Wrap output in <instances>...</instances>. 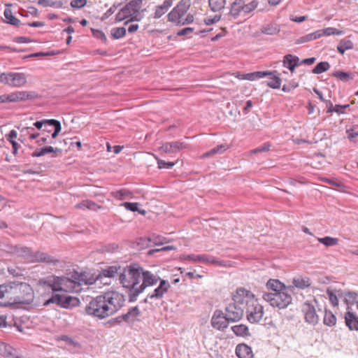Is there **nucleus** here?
Instances as JSON below:
<instances>
[{"mask_svg": "<svg viewBox=\"0 0 358 358\" xmlns=\"http://www.w3.org/2000/svg\"><path fill=\"white\" fill-rule=\"evenodd\" d=\"M315 57H310V58L303 59L301 62H300V64H306V65H311L315 62Z\"/></svg>", "mask_w": 358, "mask_h": 358, "instance_id": "nucleus-63", "label": "nucleus"}, {"mask_svg": "<svg viewBox=\"0 0 358 358\" xmlns=\"http://www.w3.org/2000/svg\"><path fill=\"white\" fill-rule=\"evenodd\" d=\"M264 308L255 299L246 308L247 319L250 323L259 322L264 315Z\"/></svg>", "mask_w": 358, "mask_h": 358, "instance_id": "nucleus-11", "label": "nucleus"}, {"mask_svg": "<svg viewBox=\"0 0 358 358\" xmlns=\"http://www.w3.org/2000/svg\"><path fill=\"white\" fill-rule=\"evenodd\" d=\"M269 149H270V145L265 144L263 146L259 147L257 148H255V149L251 150V153H257V152H266V151L269 150Z\"/></svg>", "mask_w": 358, "mask_h": 358, "instance_id": "nucleus-60", "label": "nucleus"}, {"mask_svg": "<svg viewBox=\"0 0 358 358\" xmlns=\"http://www.w3.org/2000/svg\"><path fill=\"white\" fill-rule=\"evenodd\" d=\"M33 299V289L27 282L13 281L0 285V306L30 304Z\"/></svg>", "mask_w": 358, "mask_h": 358, "instance_id": "nucleus-4", "label": "nucleus"}, {"mask_svg": "<svg viewBox=\"0 0 358 358\" xmlns=\"http://www.w3.org/2000/svg\"><path fill=\"white\" fill-rule=\"evenodd\" d=\"M119 280L124 287L129 289L130 301H136L137 296L147 287L155 285L159 281L158 287L147 296V299H160L170 288L167 280H162L157 274L137 265L124 268L120 274Z\"/></svg>", "mask_w": 358, "mask_h": 358, "instance_id": "nucleus-1", "label": "nucleus"}, {"mask_svg": "<svg viewBox=\"0 0 358 358\" xmlns=\"http://www.w3.org/2000/svg\"><path fill=\"white\" fill-rule=\"evenodd\" d=\"M353 47L354 45L352 41L350 40L343 39L338 43L337 50L341 54L343 55L346 50H351Z\"/></svg>", "mask_w": 358, "mask_h": 358, "instance_id": "nucleus-32", "label": "nucleus"}, {"mask_svg": "<svg viewBox=\"0 0 358 358\" xmlns=\"http://www.w3.org/2000/svg\"><path fill=\"white\" fill-rule=\"evenodd\" d=\"M344 301L348 305L357 302L358 294L355 292H346L343 293Z\"/></svg>", "mask_w": 358, "mask_h": 358, "instance_id": "nucleus-39", "label": "nucleus"}, {"mask_svg": "<svg viewBox=\"0 0 358 358\" xmlns=\"http://www.w3.org/2000/svg\"><path fill=\"white\" fill-rule=\"evenodd\" d=\"M194 29L193 27H186L181 30H180L178 33V36H187L192 34L194 31Z\"/></svg>", "mask_w": 358, "mask_h": 358, "instance_id": "nucleus-58", "label": "nucleus"}, {"mask_svg": "<svg viewBox=\"0 0 358 358\" xmlns=\"http://www.w3.org/2000/svg\"><path fill=\"white\" fill-rule=\"evenodd\" d=\"M330 68V64L327 62H319L313 69L312 72L315 74H320L327 71Z\"/></svg>", "mask_w": 358, "mask_h": 358, "instance_id": "nucleus-42", "label": "nucleus"}, {"mask_svg": "<svg viewBox=\"0 0 358 358\" xmlns=\"http://www.w3.org/2000/svg\"><path fill=\"white\" fill-rule=\"evenodd\" d=\"M231 299L232 301L242 306L243 308L245 309V306L248 307L255 300V296L250 290L243 287H238L232 293Z\"/></svg>", "mask_w": 358, "mask_h": 358, "instance_id": "nucleus-9", "label": "nucleus"}, {"mask_svg": "<svg viewBox=\"0 0 358 358\" xmlns=\"http://www.w3.org/2000/svg\"><path fill=\"white\" fill-rule=\"evenodd\" d=\"M138 24H131L128 27V31L130 34H133V33L136 32L138 30Z\"/></svg>", "mask_w": 358, "mask_h": 358, "instance_id": "nucleus-64", "label": "nucleus"}, {"mask_svg": "<svg viewBox=\"0 0 358 358\" xmlns=\"http://www.w3.org/2000/svg\"><path fill=\"white\" fill-rule=\"evenodd\" d=\"M243 2L242 1H235L231 5L230 15L236 17L243 12Z\"/></svg>", "mask_w": 358, "mask_h": 358, "instance_id": "nucleus-33", "label": "nucleus"}, {"mask_svg": "<svg viewBox=\"0 0 358 358\" xmlns=\"http://www.w3.org/2000/svg\"><path fill=\"white\" fill-rule=\"evenodd\" d=\"M111 195L118 200L131 199L134 197L133 193L126 189L112 192Z\"/></svg>", "mask_w": 358, "mask_h": 358, "instance_id": "nucleus-27", "label": "nucleus"}, {"mask_svg": "<svg viewBox=\"0 0 358 358\" xmlns=\"http://www.w3.org/2000/svg\"><path fill=\"white\" fill-rule=\"evenodd\" d=\"M140 315V310L137 306L131 308L125 314L121 315V318L127 322H133Z\"/></svg>", "mask_w": 358, "mask_h": 358, "instance_id": "nucleus-26", "label": "nucleus"}, {"mask_svg": "<svg viewBox=\"0 0 358 358\" xmlns=\"http://www.w3.org/2000/svg\"><path fill=\"white\" fill-rule=\"evenodd\" d=\"M273 72L275 73L272 75L273 77L271 78V80L266 85L272 89H279L281 85V79L279 76H276L277 71H274ZM270 76H271V75Z\"/></svg>", "mask_w": 358, "mask_h": 358, "instance_id": "nucleus-37", "label": "nucleus"}, {"mask_svg": "<svg viewBox=\"0 0 358 358\" xmlns=\"http://www.w3.org/2000/svg\"><path fill=\"white\" fill-rule=\"evenodd\" d=\"M323 323L328 327H334L336 324V317L331 311L325 310Z\"/></svg>", "mask_w": 358, "mask_h": 358, "instance_id": "nucleus-31", "label": "nucleus"}, {"mask_svg": "<svg viewBox=\"0 0 358 358\" xmlns=\"http://www.w3.org/2000/svg\"><path fill=\"white\" fill-rule=\"evenodd\" d=\"M78 302V299L76 297L56 294L52 295L48 300H47L44 303V305L55 303L62 308H67L71 306H74Z\"/></svg>", "mask_w": 358, "mask_h": 358, "instance_id": "nucleus-13", "label": "nucleus"}, {"mask_svg": "<svg viewBox=\"0 0 358 358\" xmlns=\"http://www.w3.org/2000/svg\"><path fill=\"white\" fill-rule=\"evenodd\" d=\"M227 0H208L210 9L213 12H219L224 8Z\"/></svg>", "mask_w": 358, "mask_h": 358, "instance_id": "nucleus-30", "label": "nucleus"}, {"mask_svg": "<svg viewBox=\"0 0 358 358\" xmlns=\"http://www.w3.org/2000/svg\"><path fill=\"white\" fill-rule=\"evenodd\" d=\"M302 312L304 315L305 321L310 324L315 325L318 323L319 317L316 313L315 307L308 302L303 303Z\"/></svg>", "mask_w": 358, "mask_h": 358, "instance_id": "nucleus-16", "label": "nucleus"}, {"mask_svg": "<svg viewBox=\"0 0 358 358\" xmlns=\"http://www.w3.org/2000/svg\"><path fill=\"white\" fill-rule=\"evenodd\" d=\"M187 145L180 141L169 142L164 143L159 150L165 153H176L180 150L187 148Z\"/></svg>", "mask_w": 358, "mask_h": 358, "instance_id": "nucleus-17", "label": "nucleus"}, {"mask_svg": "<svg viewBox=\"0 0 358 358\" xmlns=\"http://www.w3.org/2000/svg\"><path fill=\"white\" fill-rule=\"evenodd\" d=\"M159 169H171L176 162H166L165 161L157 159Z\"/></svg>", "mask_w": 358, "mask_h": 358, "instance_id": "nucleus-51", "label": "nucleus"}, {"mask_svg": "<svg viewBox=\"0 0 358 358\" xmlns=\"http://www.w3.org/2000/svg\"><path fill=\"white\" fill-rule=\"evenodd\" d=\"M138 205H139L138 203H130V202H124L121 204V206H124L128 210H130L131 212L138 211L139 213H141L142 215H145V210H139L138 208Z\"/></svg>", "mask_w": 358, "mask_h": 358, "instance_id": "nucleus-43", "label": "nucleus"}, {"mask_svg": "<svg viewBox=\"0 0 358 358\" xmlns=\"http://www.w3.org/2000/svg\"><path fill=\"white\" fill-rule=\"evenodd\" d=\"M327 294L329 296V299L331 303L334 306H338V300L336 295L334 293V292L332 290H331L330 289H327Z\"/></svg>", "mask_w": 358, "mask_h": 358, "instance_id": "nucleus-50", "label": "nucleus"}, {"mask_svg": "<svg viewBox=\"0 0 358 358\" xmlns=\"http://www.w3.org/2000/svg\"><path fill=\"white\" fill-rule=\"evenodd\" d=\"M283 66L287 68L292 73L295 70V68L300 64L299 58L293 55H286L282 60Z\"/></svg>", "mask_w": 358, "mask_h": 358, "instance_id": "nucleus-22", "label": "nucleus"}, {"mask_svg": "<svg viewBox=\"0 0 358 358\" xmlns=\"http://www.w3.org/2000/svg\"><path fill=\"white\" fill-rule=\"evenodd\" d=\"M184 259L193 262H199L217 265L220 267H227L230 265L229 262L218 260L214 257L208 255H185Z\"/></svg>", "mask_w": 358, "mask_h": 358, "instance_id": "nucleus-12", "label": "nucleus"}, {"mask_svg": "<svg viewBox=\"0 0 358 358\" xmlns=\"http://www.w3.org/2000/svg\"><path fill=\"white\" fill-rule=\"evenodd\" d=\"M118 268L117 266H108L103 269L96 276H94L87 273L90 276L92 277L94 281L91 284L95 283L97 280H101L103 278H113L117 273Z\"/></svg>", "mask_w": 358, "mask_h": 358, "instance_id": "nucleus-21", "label": "nucleus"}, {"mask_svg": "<svg viewBox=\"0 0 358 358\" xmlns=\"http://www.w3.org/2000/svg\"><path fill=\"white\" fill-rule=\"evenodd\" d=\"M228 147L226 145L222 144L216 146L210 150L203 154V157H208L217 154H222L227 150Z\"/></svg>", "mask_w": 358, "mask_h": 358, "instance_id": "nucleus-35", "label": "nucleus"}, {"mask_svg": "<svg viewBox=\"0 0 358 358\" xmlns=\"http://www.w3.org/2000/svg\"><path fill=\"white\" fill-rule=\"evenodd\" d=\"M123 294L110 291L93 298L85 307L87 315L102 320L118 312L124 306Z\"/></svg>", "mask_w": 358, "mask_h": 358, "instance_id": "nucleus-3", "label": "nucleus"}, {"mask_svg": "<svg viewBox=\"0 0 358 358\" xmlns=\"http://www.w3.org/2000/svg\"><path fill=\"white\" fill-rule=\"evenodd\" d=\"M94 281L86 272L73 271L66 276L49 275L40 280L39 282L45 289L52 292H64L78 293L83 290V285H90Z\"/></svg>", "mask_w": 358, "mask_h": 358, "instance_id": "nucleus-2", "label": "nucleus"}, {"mask_svg": "<svg viewBox=\"0 0 358 358\" xmlns=\"http://www.w3.org/2000/svg\"><path fill=\"white\" fill-rule=\"evenodd\" d=\"M229 322L227 315L222 310H216L214 311L210 320V324L214 329L223 331L228 327Z\"/></svg>", "mask_w": 358, "mask_h": 358, "instance_id": "nucleus-15", "label": "nucleus"}, {"mask_svg": "<svg viewBox=\"0 0 358 358\" xmlns=\"http://www.w3.org/2000/svg\"><path fill=\"white\" fill-rule=\"evenodd\" d=\"M231 330L238 336H247L250 335L249 329L245 324H238L231 327Z\"/></svg>", "mask_w": 358, "mask_h": 358, "instance_id": "nucleus-34", "label": "nucleus"}, {"mask_svg": "<svg viewBox=\"0 0 358 358\" xmlns=\"http://www.w3.org/2000/svg\"><path fill=\"white\" fill-rule=\"evenodd\" d=\"M326 105H327V113L336 112L338 114L344 113L343 110H338V109H337V108H336V106L334 107L333 103L330 101H327Z\"/></svg>", "mask_w": 358, "mask_h": 358, "instance_id": "nucleus-54", "label": "nucleus"}, {"mask_svg": "<svg viewBox=\"0 0 358 358\" xmlns=\"http://www.w3.org/2000/svg\"><path fill=\"white\" fill-rule=\"evenodd\" d=\"M144 1L145 0H129L117 13L116 21L122 22L128 20L125 24L130 21H140L144 16V10L141 9Z\"/></svg>", "mask_w": 358, "mask_h": 358, "instance_id": "nucleus-5", "label": "nucleus"}, {"mask_svg": "<svg viewBox=\"0 0 358 358\" xmlns=\"http://www.w3.org/2000/svg\"><path fill=\"white\" fill-rule=\"evenodd\" d=\"M190 6V0H180L168 14V20L176 23L187 13Z\"/></svg>", "mask_w": 358, "mask_h": 358, "instance_id": "nucleus-10", "label": "nucleus"}, {"mask_svg": "<svg viewBox=\"0 0 358 358\" xmlns=\"http://www.w3.org/2000/svg\"><path fill=\"white\" fill-rule=\"evenodd\" d=\"M12 252L30 262H44L50 265H56L59 262L57 259L45 252H33L30 248L25 246H14Z\"/></svg>", "mask_w": 358, "mask_h": 358, "instance_id": "nucleus-6", "label": "nucleus"}, {"mask_svg": "<svg viewBox=\"0 0 358 358\" xmlns=\"http://www.w3.org/2000/svg\"><path fill=\"white\" fill-rule=\"evenodd\" d=\"M224 313L227 315V319L231 322H236L242 319L244 315V309L242 306L236 304L232 301L227 304L224 308Z\"/></svg>", "mask_w": 358, "mask_h": 358, "instance_id": "nucleus-14", "label": "nucleus"}, {"mask_svg": "<svg viewBox=\"0 0 358 358\" xmlns=\"http://www.w3.org/2000/svg\"><path fill=\"white\" fill-rule=\"evenodd\" d=\"M346 133L348 134V138L350 140H352L355 137L358 136V126H354L352 128L347 129Z\"/></svg>", "mask_w": 358, "mask_h": 358, "instance_id": "nucleus-52", "label": "nucleus"}, {"mask_svg": "<svg viewBox=\"0 0 358 358\" xmlns=\"http://www.w3.org/2000/svg\"><path fill=\"white\" fill-rule=\"evenodd\" d=\"M47 122L48 123V126L54 127L55 131L52 134V137L53 138H55L58 136L62 129L60 122L57 120L51 119L50 121H48Z\"/></svg>", "mask_w": 358, "mask_h": 358, "instance_id": "nucleus-45", "label": "nucleus"}, {"mask_svg": "<svg viewBox=\"0 0 358 358\" xmlns=\"http://www.w3.org/2000/svg\"><path fill=\"white\" fill-rule=\"evenodd\" d=\"M319 33L321 34V37L323 36H331V35H342L343 31L338 30L334 27H327L322 29H319Z\"/></svg>", "mask_w": 358, "mask_h": 358, "instance_id": "nucleus-41", "label": "nucleus"}, {"mask_svg": "<svg viewBox=\"0 0 358 358\" xmlns=\"http://www.w3.org/2000/svg\"><path fill=\"white\" fill-rule=\"evenodd\" d=\"M95 206V203L94 202L90 201H84L76 206V208H92V206Z\"/></svg>", "mask_w": 358, "mask_h": 358, "instance_id": "nucleus-55", "label": "nucleus"}, {"mask_svg": "<svg viewBox=\"0 0 358 358\" xmlns=\"http://www.w3.org/2000/svg\"><path fill=\"white\" fill-rule=\"evenodd\" d=\"M48 121H50V120H41V121H36V122L34 123V126L37 128L38 129H40L43 127V126L45 127V129L44 130L45 131H48V129L46 128L48 126V123L47 122Z\"/></svg>", "mask_w": 358, "mask_h": 358, "instance_id": "nucleus-57", "label": "nucleus"}, {"mask_svg": "<svg viewBox=\"0 0 358 358\" xmlns=\"http://www.w3.org/2000/svg\"><path fill=\"white\" fill-rule=\"evenodd\" d=\"M292 283L299 289H305L310 285V280L308 277L298 276L293 279Z\"/></svg>", "mask_w": 358, "mask_h": 358, "instance_id": "nucleus-28", "label": "nucleus"}, {"mask_svg": "<svg viewBox=\"0 0 358 358\" xmlns=\"http://www.w3.org/2000/svg\"><path fill=\"white\" fill-rule=\"evenodd\" d=\"M236 354L239 358H252V349L246 344H239L236 348Z\"/></svg>", "mask_w": 358, "mask_h": 358, "instance_id": "nucleus-25", "label": "nucleus"}, {"mask_svg": "<svg viewBox=\"0 0 358 358\" xmlns=\"http://www.w3.org/2000/svg\"><path fill=\"white\" fill-rule=\"evenodd\" d=\"M257 6V3L255 1H252V2L245 4L243 2V13H249L251 11L254 10Z\"/></svg>", "mask_w": 358, "mask_h": 358, "instance_id": "nucleus-48", "label": "nucleus"}, {"mask_svg": "<svg viewBox=\"0 0 358 358\" xmlns=\"http://www.w3.org/2000/svg\"><path fill=\"white\" fill-rule=\"evenodd\" d=\"M321 37V34L319 33V31L317 30L313 33L308 34L306 36L301 37L298 40L299 43H303L306 42H309L315 39H317Z\"/></svg>", "mask_w": 358, "mask_h": 358, "instance_id": "nucleus-38", "label": "nucleus"}, {"mask_svg": "<svg viewBox=\"0 0 358 358\" xmlns=\"http://www.w3.org/2000/svg\"><path fill=\"white\" fill-rule=\"evenodd\" d=\"M173 4V0H164L162 5L155 7L153 17L158 19L164 15Z\"/></svg>", "mask_w": 358, "mask_h": 358, "instance_id": "nucleus-24", "label": "nucleus"}, {"mask_svg": "<svg viewBox=\"0 0 358 358\" xmlns=\"http://www.w3.org/2000/svg\"><path fill=\"white\" fill-rule=\"evenodd\" d=\"M12 348L5 343L0 344V354L4 357L10 356Z\"/></svg>", "mask_w": 358, "mask_h": 358, "instance_id": "nucleus-49", "label": "nucleus"}, {"mask_svg": "<svg viewBox=\"0 0 358 358\" xmlns=\"http://www.w3.org/2000/svg\"><path fill=\"white\" fill-rule=\"evenodd\" d=\"M6 102H17L32 99L33 96L26 91H18L10 94H5Z\"/></svg>", "mask_w": 358, "mask_h": 358, "instance_id": "nucleus-18", "label": "nucleus"}, {"mask_svg": "<svg viewBox=\"0 0 358 358\" xmlns=\"http://www.w3.org/2000/svg\"><path fill=\"white\" fill-rule=\"evenodd\" d=\"M194 16L192 14H188L185 18H180L175 24L178 26H183L185 24H191L194 22Z\"/></svg>", "mask_w": 358, "mask_h": 358, "instance_id": "nucleus-47", "label": "nucleus"}, {"mask_svg": "<svg viewBox=\"0 0 358 358\" xmlns=\"http://www.w3.org/2000/svg\"><path fill=\"white\" fill-rule=\"evenodd\" d=\"M3 15L7 23L15 26L20 24V21L13 16L12 10L10 8H6Z\"/></svg>", "mask_w": 358, "mask_h": 358, "instance_id": "nucleus-36", "label": "nucleus"}, {"mask_svg": "<svg viewBox=\"0 0 358 358\" xmlns=\"http://www.w3.org/2000/svg\"><path fill=\"white\" fill-rule=\"evenodd\" d=\"M275 73L271 72L269 71H255L252 73H245V78L248 80H256L264 77L268 76L270 75H273Z\"/></svg>", "mask_w": 358, "mask_h": 358, "instance_id": "nucleus-29", "label": "nucleus"}, {"mask_svg": "<svg viewBox=\"0 0 358 358\" xmlns=\"http://www.w3.org/2000/svg\"><path fill=\"white\" fill-rule=\"evenodd\" d=\"M289 289H285L278 292H266L262 291V298L273 308L283 309L287 308L292 301V297L289 293Z\"/></svg>", "mask_w": 358, "mask_h": 358, "instance_id": "nucleus-7", "label": "nucleus"}, {"mask_svg": "<svg viewBox=\"0 0 358 358\" xmlns=\"http://www.w3.org/2000/svg\"><path fill=\"white\" fill-rule=\"evenodd\" d=\"M17 136V132L13 129L11 130L9 134L7 135L6 138L8 141H13L16 137Z\"/></svg>", "mask_w": 358, "mask_h": 358, "instance_id": "nucleus-62", "label": "nucleus"}, {"mask_svg": "<svg viewBox=\"0 0 358 358\" xmlns=\"http://www.w3.org/2000/svg\"><path fill=\"white\" fill-rule=\"evenodd\" d=\"M126 29L124 27H115L111 29V35L115 39H120L126 35Z\"/></svg>", "mask_w": 358, "mask_h": 358, "instance_id": "nucleus-46", "label": "nucleus"}, {"mask_svg": "<svg viewBox=\"0 0 358 358\" xmlns=\"http://www.w3.org/2000/svg\"><path fill=\"white\" fill-rule=\"evenodd\" d=\"M0 82L11 87H21L26 84L27 77L23 73H2L0 75Z\"/></svg>", "mask_w": 358, "mask_h": 358, "instance_id": "nucleus-8", "label": "nucleus"}, {"mask_svg": "<svg viewBox=\"0 0 358 358\" xmlns=\"http://www.w3.org/2000/svg\"><path fill=\"white\" fill-rule=\"evenodd\" d=\"M260 31L266 35L275 36L280 31V26L276 22H271L263 24L260 28Z\"/></svg>", "mask_w": 358, "mask_h": 358, "instance_id": "nucleus-23", "label": "nucleus"}, {"mask_svg": "<svg viewBox=\"0 0 358 358\" xmlns=\"http://www.w3.org/2000/svg\"><path fill=\"white\" fill-rule=\"evenodd\" d=\"M87 3V0H72L71 1V7L74 8H81Z\"/></svg>", "mask_w": 358, "mask_h": 358, "instance_id": "nucleus-53", "label": "nucleus"}, {"mask_svg": "<svg viewBox=\"0 0 358 358\" xmlns=\"http://www.w3.org/2000/svg\"><path fill=\"white\" fill-rule=\"evenodd\" d=\"M317 240L320 243H322L327 247L334 246V245H338V238H333L331 236H325L323 238H318Z\"/></svg>", "mask_w": 358, "mask_h": 358, "instance_id": "nucleus-40", "label": "nucleus"}, {"mask_svg": "<svg viewBox=\"0 0 358 358\" xmlns=\"http://www.w3.org/2000/svg\"><path fill=\"white\" fill-rule=\"evenodd\" d=\"M348 308V311L345 314V322L346 326L351 331H358V316L350 310Z\"/></svg>", "mask_w": 358, "mask_h": 358, "instance_id": "nucleus-19", "label": "nucleus"}, {"mask_svg": "<svg viewBox=\"0 0 358 358\" xmlns=\"http://www.w3.org/2000/svg\"><path fill=\"white\" fill-rule=\"evenodd\" d=\"M267 292H278L289 288L277 279H269L266 283ZM266 292V291H265Z\"/></svg>", "mask_w": 358, "mask_h": 358, "instance_id": "nucleus-20", "label": "nucleus"}, {"mask_svg": "<svg viewBox=\"0 0 358 358\" xmlns=\"http://www.w3.org/2000/svg\"><path fill=\"white\" fill-rule=\"evenodd\" d=\"M332 75L334 77L343 82H347L349 79H353V76L350 73H346L342 71H336Z\"/></svg>", "mask_w": 358, "mask_h": 358, "instance_id": "nucleus-44", "label": "nucleus"}, {"mask_svg": "<svg viewBox=\"0 0 358 358\" xmlns=\"http://www.w3.org/2000/svg\"><path fill=\"white\" fill-rule=\"evenodd\" d=\"M43 155H45L46 154L52 153V152H59L61 150L59 148H54L52 146H46L41 148Z\"/></svg>", "mask_w": 358, "mask_h": 358, "instance_id": "nucleus-56", "label": "nucleus"}, {"mask_svg": "<svg viewBox=\"0 0 358 358\" xmlns=\"http://www.w3.org/2000/svg\"><path fill=\"white\" fill-rule=\"evenodd\" d=\"M220 20V15H216L213 17L206 18L204 22H205L206 24L210 25V24H213L217 22H218Z\"/></svg>", "mask_w": 358, "mask_h": 358, "instance_id": "nucleus-59", "label": "nucleus"}, {"mask_svg": "<svg viewBox=\"0 0 358 358\" xmlns=\"http://www.w3.org/2000/svg\"><path fill=\"white\" fill-rule=\"evenodd\" d=\"M9 142L11 143L12 147H13V154L15 156L17 155L18 149L20 148L19 144L15 140H13V141L10 140Z\"/></svg>", "mask_w": 358, "mask_h": 358, "instance_id": "nucleus-61", "label": "nucleus"}]
</instances>
